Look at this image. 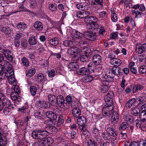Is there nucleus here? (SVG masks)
<instances>
[{
	"instance_id": "5fc2aeb1",
	"label": "nucleus",
	"mask_w": 146,
	"mask_h": 146,
	"mask_svg": "<svg viewBox=\"0 0 146 146\" xmlns=\"http://www.w3.org/2000/svg\"><path fill=\"white\" fill-rule=\"evenodd\" d=\"M10 2L5 0H2L1 1L0 4L3 7H6L8 5L9 3Z\"/></svg>"
},
{
	"instance_id": "c9c22d12",
	"label": "nucleus",
	"mask_w": 146,
	"mask_h": 146,
	"mask_svg": "<svg viewBox=\"0 0 146 146\" xmlns=\"http://www.w3.org/2000/svg\"><path fill=\"white\" fill-rule=\"evenodd\" d=\"M91 56L89 55H83L80 56V60L82 62H86L89 61V59H90Z\"/></svg>"
},
{
	"instance_id": "c756f323",
	"label": "nucleus",
	"mask_w": 146,
	"mask_h": 146,
	"mask_svg": "<svg viewBox=\"0 0 146 146\" xmlns=\"http://www.w3.org/2000/svg\"><path fill=\"white\" fill-rule=\"evenodd\" d=\"M140 112V109L137 107H134L131 109V114L134 116H137Z\"/></svg>"
},
{
	"instance_id": "774afa93",
	"label": "nucleus",
	"mask_w": 146,
	"mask_h": 146,
	"mask_svg": "<svg viewBox=\"0 0 146 146\" xmlns=\"http://www.w3.org/2000/svg\"><path fill=\"white\" fill-rule=\"evenodd\" d=\"M63 119L62 116L61 115L59 116L58 117V119L57 123L58 125H60L63 123Z\"/></svg>"
},
{
	"instance_id": "72a5a7b5",
	"label": "nucleus",
	"mask_w": 146,
	"mask_h": 146,
	"mask_svg": "<svg viewBox=\"0 0 146 146\" xmlns=\"http://www.w3.org/2000/svg\"><path fill=\"white\" fill-rule=\"evenodd\" d=\"M28 41L30 45H33L37 43V40L35 36H31L29 39Z\"/></svg>"
},
{
	"instance_id": "7ed1b4c3",
	"label": "nucleus",
	"mask_w": 146,
	"mask_h": 146,
	"mask_svg": "<svg viewBox=\"0 0 146 146\" xmlns=\"http://www.w3.org/2000/svg\"><path fill=\"white\" fill-rule=\"evenodd\" d=\"M56 104H57L61 108L65 107L66 108H68V106L66 105V104H65L64 97L62 95H59L57 96L56 97Z\"/></svg>"
},
{
	"instance_id": "a878e982",
	"label": "nucleus",
	"mask_w": 146,
	"mask_h": 146,
	"mask_svg": "<svg viewBox=\"0 0 146 146\" xmlns=\"http://www.w3.org/2000/svg\"><path fill=\"white\" fill-rule=\"evenodd\" d=\"M89 15L88 12L85 11L82 13L81 11H78L76 15L77 17L81 19L85 18L86 17L88 16Z\"/></svg>"
},
{
	"instance_id": "c85d7f7f",
	"label": "nucleus",
	"mask_w": 146,
	"mask_h": 146,
	"mask_svg": "<svg viewBox=\"0 0 146 146\" xmlns=\"http://www.w3.org/2000/svg\"><path fill=\"white\" fill-rule=\"evenodd\" d=\"M110 62L114 66L118 67L122 63V62L121 60L116 58L112 60Z\"/></svg>"
},
{
	"instance_id": "cd10ccee",
	"label": "nucleus",
	"mask_w": 146,
	"mask_h": 146,
	"mask_svg": "<svg viewBox=\"0 0 146 146\" xmlns=\"http://www.w3.org/2000/svg\"><path fill=\"white\" fill-rule=\"evenodd\" d=\"M139 118L141 121H146V110H142L139 114Z\"/></svg>"
},
{
	"instance_id": "2f4dec72",
	"label": "nucleus",
	"mask_w": 146,
	"mask_h": 146,
	"mask_svg": "<svg viewBox=\"0 0 146 146\" xmlns=\"http://www.w3.org/2000/svg\"><path fill=\"white\" fill-rule=\"evenodd\" d=\"M44 129L47 130V134L48 133L52 132V133L54 132H55L57 131V129L53 126H47Z\"/></svg>"
},
{
	"instance_id": "bb28decb",
	"label": "nucleus",
	"mask_w": 146,
	"mask_h": 146,
	"mask_svg": "<svg viewBox=\"0 0 146 146\" xmlns=\"http://www.w3.org/2000/svg\"><path fill=\"white\" fill-rule=\"evenodd\" d=\"M48 98L50 103L53 105L56 104V98L54 95L50 94L48 96Z\"/></svg>"
},
{
	"instance_id": "f257e3e1",
	"label": "nucleus",
	"mask_w": 146,
	"mask_h": 146,
	"mask_svg": "<svg viewBox=\"0 0 146 146\" xmlns=\"http://www.w3.org/2000/svg\"><path fill=\"white\" fill-rule=\"evenodd\" d=\"M14 74V71L12 69L11 65L9 62L5 63L3 66L0 64V77L1 78L4 79L5 77L8 78L9 81L12 84L15 82V80L12 76Z\"/></svg>"
},
{
	"instance_id": "ea45409f",
	"label": "nucleus",
	"mask_w": 146,
	"mask_h": 146,
	"mask_svg": "<svg viewBox=\"0 0 146 146\" xmlns=\"http://www.w3.org/2000/svg\"><path fill=\"white\" fill-rule=\"evenodd\" d=\"M88 70L89 72H93L94 69V65L92 63H89L87 66Z\"/></svg>"
},
{
	"instance_id": "13d9d810",
	"label": "nucleus",
	"mask_w": 146,
	"mask_h": 146,
	"mask_svg": "<svg viewBox=\"0 0 146 146\" xmlns=\"http://www.w3.org/2000/svg\"><path fill=\"white\" fill-rule=\"evenodd\" d=\"M48 74L49 77H53L55 74V71L54 70H49L48 72Z\"/></svg>"
},
{
	"instance_id": "c03bdc74",
	"label": "nucleus",
	"mask_w": 146,
	"mask_h": 146,
	"mask_svg": "<svg viewBox=\"0 0 146 146\" xmlns=\"http://www.w3.org/2000/svg\"><path fill=\"white\" fill-rule=\"evenodd\" d=\"M1 31L3 33L7 34H10L11 32V29L8 27H2L1 29Z\"/></svg>"
},
{
	"instance_id": "a211bd4d",
	"label": "nucleus",
	"mask_w": 146,
	"mask_h": 146,
	"mask_svg": "<svg viewBox=\"0 0 146 146\" xmlns=\"http://www.w3.org/2000/svg\"><path fill=\"white\" fill-rule=\"evenodd\" d=\"M42 142V145L44 146H50L54 142L53 139L51 137H48L47 139L45 138Z\"/></svg>"
},
{
	"instance_id": "7c9ffc66",
	"label": "nucleus",
	"mask_w": 146,
	"mask_h": 146,
	"mask_svg": "<svg viewBox=\"0 0 146 146\" xmlns=\"http://www.w3.org/2000/svg\"><path fill=\"white\" fill-rule=\"evenodd\" d=\"M34 26L37 30L39 31L42 30L43 28L42 24L39 21L36 22L34 24Z\"/></svg>"
},
{
	"instance_id": "37998d69",
	"label": "nucleus",
	"mask_w": 146,
	"mask_h": 146,
	"mask_svg": "<svg viewBox=\"0 0 146 146\" xmlns=\"http://www.w3.org/2000/svg\"><path fill=\"white\" fill-rule=\"evenodd\" d=\"M21 61L23 64L26 67H27L29 66V61L26 58L23 57L21 59Z\"/></svg>"
},
{
	"instance_id": "09e8293b",
	"label": "nucleus",
	"mask_w": 146,
	"mask_h": 146,
	"mask_svg": "<svg viewBox=\"0 0 146 146\" xmlns=\"http://www.w3.org/2000/svg\"><path fill=\"white\" fill-rule=\"evenodd\" d=\"M63 44L66 47L72 46H73V42L71 40H65L63 43Z\"/></svg>"
},
{
	"instance_id": "9b49d317",
	"label": "nucleus",
	"mask_w": 146,
	"mask_h": 146,
	"mask_svg": "<svg viewBox=\"0 0 146 146\" xmlns=\"http://www.w3.org/2000/svg\"><path fill=\"white\" fill-rule=\"evenodd\" d=\"M130 87L131 88L132 91L133 93L137 92L138 91H141L144 88V87L140 84H137L134 85H131Z\"/></svg>"
},
{
	"instance_id": "393cba45",
	"label": "nucleus",
	"mask_w": 146,
	"mask_h": 146,
	"mask_svg": "<svg viewBox=\"0 0 146 146\" xmlns=\"http://www.w3.org/2000/svg\"><path fill=\"white\" fill-rule=\"evenodd\" d=\"M136 102V100L134 98L129 100L126 103V107L128 109L130 108Z\"/></svg>"
},
{
	"instance_id": "f3484780",
	"label": "nucleus",
	"mask_w": 146,
	"mask_h": 146,
	"mask_svg": "<svg viewBox=\"0 0 146 146\" xmlns=\"http://www.w3.org/2000/svg\"><path fill=\"white\" fill-rule=\"evenodd\" d=\"M78 74L82 76L87 75L89 74V71L85 67L81 68L78 71H77Z\"/></svg>"
},
{
	"instance_id": "603ef678",
	"label": "nucleus",
	"mask_w": 146,
	"mask_h": 146,
	"mask_svg": "<svg viewBox=\"0 0 146 146\" xmlns=\"http://www.w3.org/2000/svg\"><path fill=\"white\" fill-rule=\"evenodd\" d=\"M99 27V26L96 23L91 24L90 28L93 30L97 29Z\"/></svg>"
},
{
	"instance_id": "ddd939ff",
	"label": "nucleus",
	"mask_w": 146,
	"mask_h": 146,
	"mask_svg": "<svg viewBox=\"0 0 146 146\" xmlns=\"http://www.w3.org/2000/svg\"><path fill=\"white\" fill-rule=\"evenodd\" d=\"M79 52V49L77 47H73L70 48L68 50V52L70 55H74L78 54Z\"/></svg>"
},
{
	"instance_id": "2eb2a0df",
	"label": "nucleus",
	"mask_w": 146,
	"mask_h": 146,
	"mask_svg": "<svg viewBox=\"0 0 146 146\" xmlns=\"http://www.w3.org/2000/svg\"><path fill=\"white\" fill-rule=\"evenodd\" d=\"M71 35L77 38H81L83 37V34L75 29H73L70 31Z\"/></svg>"
},
{
	"instance_id": "4c0bfd02",
	"label": "nucleus",
	"mask_w": 146,
	"mask_h": 146,
	"mask_svg": "<svg viewBox=\"0 0 146 146\" xmlns=\"http://www.w3.org/2000/svg\"><path fill=\"white\" fill-rule=\"evenodd\" d=\"M129 127V124L126 122H124L120 124L119 129L120 130H125Z\"/></svg>"
},
{
	"instance_id": "39448f33",
	"label": "nucleus",
	"mask_w": 146,
	"mask_h": 146,
	"mask_svg": "<svg viewBox=\"0 0 146 146\" xmlns=\"http://www.w3.org/2000/svg\"><path fill=\"white\" fill-rule=\"evenodd\" d=\"M112 106L107 105L105 106L102 110L103 114L106 115L108 116H109L107 114L111 115L113 111V108L112 107Z\"/></svg>"
},
{
	"instance_id": "e433bc0d",
	"label": "nucleus",
	"mask_w": 146,
	"mask_h": 146,
	"mask_svg": "<svg viewBox=\"0 0 146 146\" xmlns=\"http://www.w3.org/2000/svg\"><path fill=\"white\" fill-rule=\"evenodd\" d=\"M17 28L19 30L23 31L27 27L26 24L23 22H20L17 25Z\"/></svg>"
},
{
	"instance_id": "49530a36",
	"label": "nucleus",
	"mask_w": 146,
	"mask_h": 146,
	"mask_svg": "<svg viewBox=\"0 0 146 146\" xmlns=\"http://www.w3.org/2000/svg\"><path fill=\"white\" fill-rule=\"evenodd\" d=\"M3 113L5 115H10L11 113V110L9 107L5 108L3 110Z\"/></svg>"
},
{
	"instance_id": "79ce46f5",
	"label": "nucleus",
	"mask_w": 146,
	"mask_h": 146,
	"mask_svg": "<svg viewBox=\"0 0 146 146\" xmlns=\"http://www.w3.org/2000/svg\"><path fill=\"white\" fill-rule=\"evenodd\" d=\"M6 144V140L3 135L0 136V146H4Z\"/></svg>"
},
{
	"instance_id": "3c124183",
	"label": "nucleus",
	"mask_w": 146,
	"mask_h": 146,
	"mask_svg": "<svg viewBox=\"0 0 146 146\" xmlns=\"http://www.w3.org/2000/svg\"><path fill=\"white\" fill-rule=\"evenodd\" d=\"M84 53L86 55H89L90 56H91V52L90 49L89 48H86L84 49Z\"/></svg>"
},
{
	"instance_id": "b1692460",
	"label": "nucleus",
	"mask_w": 146,
	"mask_h": 146,
	"mask_svg": "<svg viewBox=\"0 0 146 146\" xmlns=\"http://www.w3.org/2000/svg\"><path fill=\"white\" fill-rule=\"evenodd\" d=\"M137 52L141 54L146 51V43L143 44L136 48Z\"/></svg>"
},
{
	"instance_id": "6e6d98bb",
	"label": "nucleus",
	"mask_w": 146,
	"mask_h": 146,
	"mask_svg": "<svg viewBox=\"0 0 146 146\" xmlns=\"http://www.w3.org/2000/svg\"><path fill=\"white\" fill-rule=\"evenodd\" d=\"M66 103H65V104H66L69 107V105L72 102V98L71 97L69 96H67L66 98Z\"/></svg>"
},
{
	"instance_id": "aec40b11",
	"label": "nucleus",
	"mask_w": 146,
	"mask_h": 146,
	"mask_svg": "<svg viewBox=\"0 0 146 146\" xmlns=\"http://www.w3.org/2000/svg\"><path fill=\"white\" fill-rule=\"evenodd\" d=\"M88 3H80L77 4L76 6L78 9L81 10H86L88 8Z\"/></svg>"
},
{
	"instance_id": "8fccbe9b",
	"label": "nucleus",
	"mask_w": 146,
	"mask_h": 146,
	"mask_svg": "<svg viewBox=\"0 0 146 146\" xmlns=\"http://www.w3.org/2000/svg\"><path fill=\"white\" fill-rule=\"evenodd\" d=\"M139 71L140 73L145 74L146 72V66H141L139 68Z\"/></svg>"
},
{
	"instance_id": "f704fd0d",
	"label": "nucleus",
	"mask_w": 146,
	"mask_h": 146,
	"mask_svg": "<svg viewBox=\"0 0 146 146\" xmlns=\"http://www.w3.org/2000/svg\"><path fill=\"white\" fill-rule=\"evenodd\" d=\"M2 102L3 105V106L6 107H9L11 106V101L6 98H5L3 100H2Z\"/></svg>"
},
{
	"instance_id": "0e129e2a",
	"label": "nucleus",
	"mask_w": 146,
	"mask_h": 146,
	"mask_svg": "<svg viewBox=\"0 0 146 146\" xmlns=\"http://www.w3.org/2000/svg\"><path fill=\"white\" fill-rule=\"evenodd\" d=\"M98 65V66L96 67V70L99 74H100L102 72L103 70V67L102 65L99 64Z\"/></svg>"
},
{
	"instance_id": "412c9836",
	"label": "nucleus",
	"mask_w": 146,
	"mask_h": 146,
	"mask_svg": "<svg viewBox=\"0 0 146 146\" xmlns=\"http://www.w3.org/2000/svg\"><path fill=\"white\" fill-rule=\"evenodd\" d=\"M106 131L108 134L114 137H115L117 135L116 131L111 127L108 128L106 129Z\"/></svg>"
},
{
	"instance_id": "dca6fc26",
	"label": "nucleus",
	"mask_w": 146,
	"mask_h": 146,
	"mask_svg": "<svg viewBox=\"0 0 146 146\" xmlns=\"http://www.w3.org/2000/svg\"><path fill=\"white\" fill-rule=\"evenodd\" d=\"M46 115L51 120H55L57 118L56 114L51 111H48L46 112Z\"/></svg>"
},
{
	"instance_id": "f03ea898",
	"label": "nucleus",
	"mask_w": 146,
	"mask_h": 146,
	"mask_svg": "<svg viewBox=\"0 0 146 146\" xmlns=\"http://www.w3.org/2000/svg\"><path fill=\"white\" fill-rule=\"evenodd\" d=\"M47 135V130L45 129L35 130L32 133V136L33 139L40 141L46 138Z\"/></svg>"
},
{
	"instance_id": "6ab92c4d",
	"label": "nucleus",
	"mask_w": 146,
	"mask_h": 146,
	"mask_svg": "<svg viewBox=\"0 0 146 146\" xmlns=\"http://www.w3.org/2000/svg\"><path fill=\"white\" fill-rule=\"evenodd\" d=\"M80 130L82 138L84 141L88 137V133L86 128H80Z\"/></svg>"
},
{
	"instance_id": "a19ab883",
	"label": "nucleus",
	"mask_w": 146,
	"mask_h": 146,
	"mask_svg": "<svg viewBox=\"0 0 146 146\" xmlns=\"http://www.w3.org/2000/svg\"><path fill=\"white\" fill-rule=\"evenodd\" d=\"M97 143L93 139H90L87 142L88 146H97Z\"/></svg>"
},
{
	"instance_id": "69168bd1",
	"label": "nucleus",
	"mask_w": 146,
	"mask_h": 146,
	"mask_svg": "<svg viewBox=\"0 0 146 146\" xmlns=\"http://www.w3.org/2000/svg\"><path fill=\"white\" fill-rule=\"evenodd\" d=\"M28 44L27 41L25 39L22 40L21 42V45L24 48H26Z\"/></svg>"
},
{
	"instance_id": "a18cd8bd",
	"label": "nucleus",
	"mask_w": 146,
	"mask_h": 146,
	"mask_svg": "<svg viewBox=\"0 0 146 146\" xmlns=\"http://www.w3.org/2000/svg\"><path fill=\"white\" fill-rule=\"evenodd\" d=\"M58 40L57 38H55L51 39L50 41V42L52 45H56L58 43Z\"/></svg>"
},
{
	"instance_id": "0eeeda50",
	"label": "nucleus",
	"mask_w": 146,
	"mask_h": 146,
	"mask_svg": "<svg viewBox=\"0 0 146 146\" xmlns=\"http://www.w3.org/2000/svg\"><path fill=\"white\" fill-rule=\"evenodd\" d=\"M3 53L7 60L10 62L12 61L13 54L11 50L7 49H4L3 50Z\"/></svg>"
},
{
	"instance_id": "f8f14e48",
	"label": "nucleus",
	"mask_w": 146,
	"mask_h": 146,
	"mask_svg": "<svg viewBox=\"0 0 146 146\" xmlns=\"http://www.w3.org/2000/svg\"><path fill=\"white\" fill-rule=\"evenodd\" d=\"M79 66L78 62H72L69 63L67 66L68 68L70 71L75 70L79 68Z\"/></svg>"
},
{
	"instance_id": "6e6552de",
	"label": "nucleus",
	"mask_w": 146,
	"mask_h": 146,
	"mask_svg": "<svg viewBox=\"0 0 146 146\" xmlns=\"http://www.w3.org/2000/svg\"><path fill=\"white\" fill-rule=\"evenodd\" d=\"M111 120L114 125H117L119 119V115L116 111H114L112 113Z\"/></svg>"
},
{
	"instance_id": "9d476101",
	"label": "nucleus",
	"mask_w": 146,
	"mask_h": 146,
	"mask_svg": "<svg viewBox=\"0 0 146 146\" xmlns=\"http://www.w3.org/2000/svg\"><path fill=\"white\" fill-rule=\"evenodd\" d=\"M121 69L119 67L116 66H113L111 69L112 73L114 75L118 76V75H122L123 74L122 72H121Z\"/></svg>"
},
{
	"instance_id": "4468645a",
	"label": "nucleus",
	"mask_w": 146,
	"mask_h": 146,
	"mask_svg": "<svg viewBox=\"0 0 146 146\" xmlns=\"http://www.w3.org/2000/svg\"><path fill=\"white\" fill-rule=\"evenodd\" d=\"M101 57L99 54H96L93 57V62L94 64L98 65L101 62Z\"/></svg>"
},
{
	"instance_id": "e2e57ef3",
	"label": "nucleus",
	"mask_w": 146,
	"mask_h": 146,
	"mask_svg": "<svg viewBox=\"0 0 146 146\" xmlns=\"http://www.w3.org/2000/svg\"><path fill=\"white\" fill-rule=\"evenodd\" d=\"M48 103L45 101H43L41 103L40 106L41 108L44 109L48 107Z\"/></svg>"
},
{
	"instance_id": "de8ad7c7",
	"label": "nucleus",
	"mask_w": 146,
	"mask_h": 146,
	"mask_svg": "<svg viewBox=\"0 0 146 146\" xmlns=\"http://www.w3.org/2000/svg\"><path fill=\"white\" fill-rule=\"evenodd\" d=\"M37 91V88L35 86H32L30 87V92L33 96H35Z\"/></svg>"
},
{
	"instance_id": "4d7b16f0",
	"label": "nucleus",
	"mask_w": 146,
	"mask_h": 146,
	"mask_svg": "<svg viewBox=\"0 0 146 146\" xmlns=\"http://www.w3.org/2000/svg\"><path fill=\"white\" fill-rule=\"evenodd\" d=\"M107 85H103L102 86L101 90L102 93H105L108 91L109 88Z\"/></svg>"
},
{
	"instance_id": "1a4fd4ad",
	"label": "nucleus",
	"mask_w": 146,
	"mask_h": 146,
	"mask_svg": "<svg viewBox=\"0 0 146 146\" xmlns=\"http://www.w3.org/2000/svg\"><path fill=\"white\" fill-rule=\"evenodd\" d=\"M101 79L102 80L103 84L104 85H108L109 82L112 81L113 78L111 76L107 74L104 75L101 77Z\"/></svg>"
},
{
	"instance_id": "5701e85b",
	"label": "nucleus",
	"mask_w": 146,
	"mask_h": 146,
	"mask_svg": "<svg viewBox=\"0 0 146 146\" xmlns=\"http://www.w3.org/2000/svg\"><path fill=\"white\" fill-rule=\"evenodd\" d=\"M81 111L78 107H75L72 110V113L73 116L76 117H78L81 114Z\"/></svg>"
},
{
	"instance_id": "bf43d9fd",
	"label": "nucleus",
	"mask_w": 146,
	"mask_h": 146,
	"mask_svg": "<svg viewBox=\"0 0 146 146\" xmlns=\"http://www.w3.org/2000/svg\"><path fill=\"white\" fill-rule=\"evenodd\" d=\"M31 117L30 116H28L24 118L23 122L26 127L28 126V122L31 119Z\"/></svg>"
},
{
	"instance_id": "58836bf2",
	"label": "nucleus",
	"mask_w": 146,
	"mask_h": 146,
	"mask_svg": "<svg viewBox=\"0 0 146 146\" xmlns=\"http://www.w3.org/2000/svg\"><path fill=\"white\" fill-rule=\"evenodd\" d=\"M36 72V70L34 68H31L28 71L26 74L27 77H30L34 75Z\"/></svg>"
},
{
	"instance_id": "20e7f679",
	"label": "nucleus",
	"mask_w": 146,
	"mask_h": 146,
	"mask_svg": "<svg viewBox=\"0 0 146 146\" xmlns=\"http://www.w3.org/2000/svg\"><path fill=\"white\" fill-rule=\"evenodd\" d=\"M84 36L85 38L90 40L94 41L96 38V33L91 31H87L85 32L84 33Z\"/></svg>"
},
{
	"instance_id": "864d4df0",
	"label": "nucleus",
	"mask_w": 146,
	"mask_h": 146,
	"mask_svg": "<svg viewBox=\"0 0 146 146\" xmlns=\"http://www.w3.org/2000/svg\"><path fill=\"white\" fill-rule=\"evenodd\" d=\"M16 123L18 127H21L22 126L26 127L24 124L22 120H17L16 121Z\"/></svg>"
},
{
	"instance_id": "338daca9",
	"label": "nucleus",
	"mask_w": 146,
	"mask_h": 146,
	"mask_svg": "<svg viewBox=\"0 0 146 146\" xmlns=\"http://www.w3.org/2000/svg\"><path fill=\"white\" fill-rule=\"evenodd\" d=\"M85 81L86 82H90L93 79V77L92 76H87L85 77Z\"/></svg>"
},
{
	"instance_id": "052dcab7",
	"label": "nucleus",
	"mask_w": 146,
	"mask_h": 146,
	"mask_svg": "<svg viewBox=\"0 0 146 146\" xmlns=\"http://www.w3.org/2000/svg\"><path fill=\"white\" fill-rule=\"evenodd\" d=\"M50 10L52 11H55L56 10V6L55 4H50L49 6Z\"/></svg>"
},
{
	"instance_id": "680f3d73",
	"label": "nucleus",
	"mask_w": 146,
	"mask_h": 146,
	"mask_svg": "<svg viewBox=\"0 0 146 146\" xmlns=\"http://www.w3.org/2000/svg\"><path fill=\"white\" fill-rule=\"evenodd\" d=\"M37 78L38 81L40 82H42L44 79V76L43 74L39 73L37 75Z\"/></svg>"
},
{
	"instance_id": "4be33fe9",
	"label": "nucleus",
	"mask_w": 146,
	"mask_h": 146,
	"mask_svg": "<svg viewBox=\"0 0 146 146\" xmlns=\"http://www.w3.org/2000/svg\"><path fill=\"white\" fill-rule=\"evenodd\" d=\"M19 94L14 92H12L11 95V97L12 100L14 101H17L19 102L21 101V99L19 95Z\"/></svg>"
},
{
	"instance_id": "473e14b6",
	"label": "nucleus",
	"mask_w": 146,
	"mask_h": 146,
	"mask_svg": "<svg viewBox=\"0 0 146 146\" xmlns=\"http://www.w3.org/2000/svg\"><path fill=\"white\" fill-rule=\"evenodd\" d=\"M104 100L106 104L107 105L112 106L113 98L108 96H105L104 97Z\"/></svg>"
},
{
	"instance_id": "423d86ee",
	"label": "nucleus",
	"mask_w": 146,
	"mask_h": 146,
	"mask_svg": "<svg viewBox=\"0 0 146 146\" xmlns=\"http://www.w3.org/2000/svg\"><path fill=\"white\" fill-rule=\"evenodd\" d=\"M87 118L83 116L79 117L77 120V123L78 125L80 126L79 128L85 129V124L86 123Z\"/></svg>"
}]
</instances>
